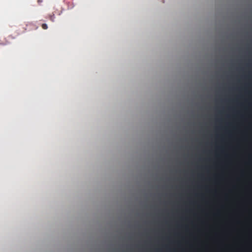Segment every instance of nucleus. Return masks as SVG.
Masks as SVG:
<instances>
[{
  "label": "nucleus",
  "instance_id": "obj_1",
  "mask_svg": "<svg viewBox=\"0 0 252 252\" xmlns=\"http://www.w3.org/2000/svg\"><path fill=\"white\" fill-rule=\"evenodd\" d=\"M48 18L52 22H54L55 21V15H54V14H52V15H49L48 16Z\"/></svg>",
  "mask_w": 252,
  "mask_h": 252
},
{
  "label": "nucleus",
  "instance_id": "obj_2",
  "mask_svg": "<svg viewBox=\"0 0 252 252\" xmlns=\"http://www.w3.org/2000/svg\"><path fill=\"white\" fill-rule=\"evenodd\" d=\"M41 27L44 30H47L48 29V26L46 24H42L41 25Z\"/></svg>",
  "mask_w": 252,
  "mask_h": 252
},
{
  "label": "nucleus",
  "instance_id": "obj_3",
  "mask_svg": "<svg viewBox=\"0 0 252 252\" xmlns=\"http://www.w3.org/2000/svg\"><path fill=\"white\" fill-rule=\"evenodd\" d=\"M37 2H38V3H40L41 2H42V0H38Z\"/></svg>",
  "mask_w": 252,
  "mask_h": 252
}]
</instances>
